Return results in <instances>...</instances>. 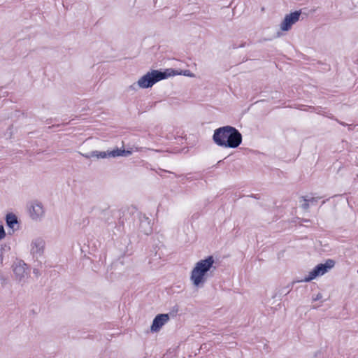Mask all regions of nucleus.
<instances>
[{
	"mask_svg": "<svg viewBox=\"0 0 358 358\" xmlns=\"http://www.w3.org/2000/svg\"><path fill=\"white\" fill-rule=\"evenodd\" d=\"M213 140L219 146L236 148L242 143V134L235 127L227 125L216 129Z\"/></svg>",
	"mask_w": 358,
	"mask_h": 358,
	"instance_id": "1",
	"label": "nucleus"
},
{
	"mask_svg": "<svg viewBox=\"0 0 358 358\" xmlns=\"http://www.w3.org/2000/svg\"><path fill=\"white\" fill-rule=\"evenodd\" d=\"M215 259L213 256H208L204 259L199 261L191 272L190 280L194 286L201 287L203 286L207 277L216 269L214 266Z\"/></svg>",
	"mask_w": 358,
	"mask_h": 358,
	"instance_id": "2",
	"label": "nucleus"
},
{
	"mask_svg": "<svg viewBox=\"0 0 358 358\" xmlns=\"http://www.w3.org/2000/svg\"><path fill=\"white\" fill-rule=\"evenodd\" d=\"M176 73L172 69H167L164 71L152 70L148 72L142 76L138 81L137 85L141 88L151 87L157 82L166 79L171 76H175Z\"/></svg>",
	"mask_w": 358,
	"mask_h": 358,
	"instance_id": "3",
	"label": "nucleus"
},
{
	"mask_svg": "<svg viewBox=\"0 0 358 358\" xmlns=\"http://www.w3.org/2000/svg\"><path fill=\"white\" fill-rule=\"evenodd\" d=\"M335 261L328 259L324 264H317L304 279L298 280L297 282H310L312 280L318 276L322 275L327 273L330 269L334 267Z\"/></svg>",
	"mask_w": 358,
	"mask_h": 358,
	"instance_id": "4",
	"label": "nucleus"
},
{
	"mask_svg": "<svg viewBox=\"0 0 358 358\" xmlns=\"http://www.w3.org/2000/svg\"><path fill=\"white\" fill-rule=\"evenodd\" d=\"M131 154V151L130 150H126L124 149H115L112 151H92L90 155H83V156L85 158H90V157H96L98 159L99 158H106L107 157H116L120 156H129Z\"/></svg>",
	"mask_w": 358,
	"mask_h": 358,
	"instance_id": "5",
	"label": "nucleus"
},
{
	"mask_svg": "<svg viewBox=\"0 0 358 358\" xmlns=\"http://www.w3.org/2000/svg\"><path fill=\"white\" fill-rule=\"evenodd\" d=\"M28 266L23 261L17 262L13 266V273L15 278L20 282H25L29 277Z\"/></svg>",
	"mask_w": 358,
	"mask_h": 358,
	"instance_id": "6",
	"label": "nucleus"
},
{
	"mask_svg": "<svg viewBox=\"0 0 358 358\" xmlns=\"http://www.w3.org/2000/svg\"><path fill=\"white\" fill-rule=\"evenodd\" d=\"M301 14V10H296L286 15L280 24L281 30L289 31L292 28V26L299 21Z\"/></svg>",
	"mask_w": 358,
	"mask_h": 358,
	"instance_id": "7",
	"label": "nucleus"
},
{
	"mask_svg": "<svg viewBox=\"0 0 358 358\" xmlns=\"http://www.w3.org/2000/svg\"><path fill=\"white\" fill-rule=\"evenodd\" d=\"M45 241L42 238H36L31 242V253L33 255L34 257L38 258L43 255Z\"/></svg>",
	"mask_w": 358,
	"mask_h": 358,
	"instance_id": "8",
	"label": "nucleus"
},
{
	"mask_svg": "<svg viewBox=\"0 0 358 358\" xmlns=\"http://www.w3.org/2000/svg\"><path fill=\"white\" fill-rule=\"evenodd\" d=\"M169 320V314H159L153 320L151 325V331L157 332Z\"/></svg>",
	"mask_w": 358,
	"mask_h": 358,
	"instance_id": "9",
	"label": "nucleus"
},
{
	"mask_svg": "<svg viewBox=\"0 0 358 358\" xmlns=\"http://www.w3.org/2000/svg\"><path fill=\"white\" fill-rule=\"evenodd\" d=\"M139 230L145 235H148L152 231L150 220L145 215L139 216Z\"/></svg>",
	"mask_w": 358,
	"mask_h": 358,
	"instance_id": "10",
	"label": "nucleus"
},
{
	"mask_svg": "<svg viewBox=\"0 0 358 358\" xmlns=\"http://www.w3.org/2000/svg\"><path fill=\"white\" fill-rule=\"evenodd\" d=\"M29 214L33 220L41 218L44 214L43 207L40 202H34L29 208Z\"/></svg>",
	"mask_w": 358,
	"mask_h": 358,
	"instance_id": "11",
	"label": "nucleus"
},
{
	"mask_svg": "<svg viewBox=\"0 0 358 358\" xmlns=\"http://www.w3.org/2000/svg\"><path fill=\"white\" fill-rule=\"evenodd\" d=\"M6 224L8 227L14 229L15 224L18 223L17 217L13 213H8L6 217Z\"/></svg>",
	"mask_w": 358,
	"mask_h": 358,
	"instance_id": "12",
	"label": "nucleus"
},
{
	"mask_svg": "<svg viewBox=\"0 0 358 358\" xmlns=\"http://www.w3.org/2000/svg\"><path fill=\"white\" fill-rule=\"evenodd\" d=\"M173 71L176 73L175 75H183V76H189V77L194 76V73H192L189 70L181 71L180 72H178V71H176V70H173Z\"/></svg>",
	"mask_w": 358,
	"mask_h": 358,
	"instance_id": "13",
	"label": "nucleus"
},
{
	"mask_svg": "<svg viewBox=\"0 0 358 358\" xmlns=\"http://www.w3.org/2000/svg\"><path fill=\"white\" fill-rule=\"evenodd\" d=\"M301 199L305 201L303 204H302V208L304 210H308L309 208V199L307 196H303Z\"/></svg>",
	"mask_w": 358,
	"mask_h": 358,
	"instance_id": "14",
	"label": "nucleus"
},
{
	"mask_svg": "<svg viewBox=\"0 0 358 358\" xmlns=\"http://www.w3.org/2000/svg\"><path fill=\"white\" fill-rule=\"evenodd\" d=\"M6 236L4 228L2 225H0V240Z\"/></svg>",
	"mask_w": 358,
	"mask_h": 358,
	"instance_id": "15",
	"label": "nucleus"
},
{
	"mask_svg": "<svg viewBox=\"0 0 358 358\" xmlns=\"http://www.w3.org/2000/svg\"><path fill=\"white\" fill-rule=\"evenodd\" d=\"M33 273L36 275V277H37V278L38 276H40V275H41L39 270L38 268H34Z\"/></svg>",
	"mask_w": 358,
	"mask_h": 358,
	"instance_id": "16",
	"label": "nucleus"
},
{
	"mask_svg": "<svg viewBox=\"0 0 358 358\" xmlns=\"http://www.w3.org/2000/svg\"><path fill=\"white\" fill-rule=\"evenodd\" d=\"M319 199H320V197H312L311 199H309V201L313 203L317 202Z\"/></svg>",
	"mask_w": 358,
	"mask_h": 358,
	"instance_id": "17",
	"label": "nucleus"
},
{
	"mask_svg": "<svg viewBox=\"0 0 358 358\" xmlns=\"http://www.w3.org/2000/svg\"><path fill=\"white\" fill-rule=\"evenodd\" d=\"M321 298H322V294H317V296L313 298V301L319 300Z\"/></svg>",
	"mask_w": 358,
	"mask_h": 358,
	"instance_id": "18",
	"label": "nucleus"
},
{
	"mask_svg": "<svg viewBox=\"0 0 358 358\" xmlns=\"http://www.w3.org/2000/svg\"><path fill=\"white\" fill-rule=\"evenodd\" d=\"M245 43H241V44L240 45H238V46H234V48H243V47H244V46H245Z\"/></svg>",
	"mask_w": 358,
	"mask_h": 358,
	"instance_id": "19",
	"label": "nucleus"
},
{
	"mask_svg": "<svg viewBox=\"0 0 358 358\" xmlns=\"http://www.w3.org/2000/svg\"><path fill=\"white\" fill-rule=\"evenodd\" d=\"M129 88H130V89H132V90H136V84H135V83H134V84H133L132 85H131V86L129 87Z\"/></svg>",
	"mask_w": 358,
	"mask_h": 358,
	"instance_id": "20",
	"label": "nucleus"
},
{
	"mask_svg": "<svg viewBox=\"0 0 358 358\" xmlns=\"http://www.w3.org/2000/svg\"><path fill=\"white\" fill-rule=\"evenodd\" d=\"M119 223L121 224H124V221L121 220V217L120 218Z\"/></svg>",
	"mask_w": 358,
	"mask_h": 358,
	"instance_id": "21",
	"label": "nucleus"
},
{
	"mask_svg": "<svg viewBox=\"0 0 358 358\" xmlns=\"http://www.w3.org/2000/svg\"><path fill=\"white\" fill-rule=\"evenodd\" d=\"M339 122V124H342V125H343V126H345V124L344 122Z\"/></svg>",
	"mask_w": 358,
	"mask_h": 358,
	"instance_id": "22",
	"label": "nucleus"
}]
</instances>
